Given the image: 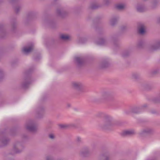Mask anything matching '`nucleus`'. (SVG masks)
Returning a JSON list of instances; mask_svg holds the SVG:
<instances>
[{
    "label": "nucleus",
    "mask_w": 160,
    "mask_h": 160,
    "mask_svg": "<svg viewBox=\"0 0 160 160\" xmlns=\"http://www.w3.org/2000/svg\"><path fill=\"white\" fill-rule=\"evenodd\" d=\"M21 8L19 7H17L15 8V12L17 13L20 10Z\"/></svg>",
    "instance_id": "33"
},
{
    "label": "nucleus",
    "mask_w": 160,
    "mask_h": 160,
    "mask_svg": "<svg viewBox=\"0 0 160 160\" xmlns=\"http://www.w3.org/2000/svg\"><path fill=\"white\" fill-rule=\"evenodd\" d=\"M138 30L140 34L143 35L145 32V27L143 24H141L138 26Z\"/></svg>",
    "instance_id": "11"
},
{
    "label": "nucleus",
    "mask_w": 160,
    "mask_h": 160,
    "mask_svg": "<svg viewBox=\"0 0 160 160\" xmlns=\"http://www.w3.org/2000/svg\"><path fill=\"white\" fill-rule=\"evenodd\" d=\"M26 127L28 130L32 132H35L37 130L36 124L32 121H30L27 123Z\"/></svg>",
    "instance_id": "4"
},
{
    "label": "nucleus",
    "mask_w": 160,
    "mask_h": 160,
    "mask_svg": "<svg viewBox=\"0 0 160 160\" xmlns=\"http://www.w3.org/2000/svg\"><path fill=\"white\" fill-rule=\"evenodd\" d=\"M44 113V109H43L39 110L37 113V117L38 118H41L42 116Z\"/></svg>",
    "instance_id": "22"
},
{
    "label": "nucleus",
    "mask_w": 160,
    "mask_h": 160,
    "mask_svg": "<svg viewBox=\"0 0 160 160\" xmlns=\"http://www.w3.org/2000/svg\"><path fill=\"white\" fill-rule=\"evenodd\" d=\"M9 140L6 138H3L0 140V147H3L7 145L9 142Z\"/></svg>",
    "instance_id": "13"
},
{
    "label": "nucleus",
    "mask_w": 160,
    "mask_h": 160,
    "mask_svg": "<svg viewBox=\"0 0 160 160\" xmlns=\"http://www.w3.org/2000/svg\"><path fill=\"white\" fill-rule=\"evenodd\" d=\"M70 105H70V104H68V107H70Z\"/></svg>",
    "instance_id": "40"
},
{
    "label": "nucleus",
    "mask_w": 160,
    "mask_h": 160,
    "mask_svg": "<svg viewBox=\"0 0 160 160\" xmlns=\"http://www.w3.org/2000/svg\"><path fill=\"white\" fill-rule=\"evenodd\" d=\"M75 60L78 66L81 65L83 62V59L82 57H76L75 58Z\"/></svg>",
    "instance_id": "14"
},
{
    "label": "nucleus",
    "mask_w": 160,
    "mask_h": 160,
    "mask_svg": "<svg viewBox=\"0 0 160 160\" xmlns=\"http://www.w3.org/2000/svg\"><path fill=\"white\" fill-rule=\"evenodd\" d=\"M98 160H110L109 155L108 153H105L100 155L98 158Z\"/></svg>",
    "instance_id": "9"
},
{
    "label": "nucleus",
    "mask_w": 160,
    "mask_h": 160,
    "mask_svg": "<svg viewBox=\"0 0 160 160\" xmlns=\"http://www.w3.org/2000/svg\"><path fill=\"white\" fill-rule=\"evenodd\" d=\"M90 151L88 148H85L82 149L80 152L79 154L82 157H87L89 154Z\"/></svg>",
    "instance_id": "8"
},
{
    "label": "nucleus",
    "mask_w": 160,
    "mask_h": 160,
    "mask_svg": "<svg viewBox=\"0 0 160 160\" xmlns=\"http://www.w3.org/2000/svg\"><path fill=\"white\" fill-rule=\"evenodd\" d=\"M106 41L104 39H101L99 40V41L98 42V44L99 45H103Z\"/></svg>",
    "instance_id": "27"
},
{
    "label": "nucleus",
    "mask_w": 160,
    "mask_h": 160,
    "mask_svg": "<svg viewBox=\"0 0 160 160\" xmlns=\"http://www.w3.org/2000/svg\"><path fill=\"white\" fill-rule=\"evenodd\" d=\"M96 7H95L94 5H92L91 6V8L92 9H94L96 8Z\"/></svg>",
    "instance_id": "36"
},
{
    "label": "nucleus",
    "mask_w": 160,
    "mask_h": 160,
    "mask_svg": "<svg viewBox=\"0 0 160 160\" xmlns=\"http://www.w3.org/2000/svg\"><path fill=\"white\" fill-rule=\"evenodd\" d=\"M160 48V41H157L156 43L152 45L150 47L151 51L156 50Z\"/></svg>",
    "instance_id": "12"
},
{
    "label": "nucleus",
    "mask_w": 160,
    "mask_h": 160,
    "mask_svg": "<svg viewBox=\"0 0 160 160\" xmlns=\"http://www.w3.org/2000/svg\"><path fill=\"white\" fill-rule=\"evenodd\" d=\"M147 106V104H145L140 107H134L131 108V111L132 112L138 113L141 112V110L146 107Z\"/></svg>",
    "instance_id": "6"
},
{
    "label": "nucleus",
    "mask_w": 160,
    "mask_h": 160,
    "mask_svg": "<svg viewBox=\"0 0 160 160\" xmlns=\"http://www.w3.org/2000/svg\"><path fill=\"white\" fill-rule=\"evenodd\" d=\"M145 8L143 6H138L137 7V10L139 12H143L145 10Z\"/></svg>",
    "instance_id": "23"
},
{
    "label": "nucleus",
    "mask_w": 160,
    "mask_h": 160,
    "mask_svg": "<svg viewBox=\"0 0 160 160\" xmlns=\"http://www.w3.org/2000/svg\"><path fill=\"white\" fill-rule=\"evenodd\" d=\"M158 23H160V17L158 18Z\"/></svg>",
    "instance_id": "38"
},
{
    "label": "nucleus",
    "mask_w": 160,
    "mask_h": 160,
    "mask_svg": "<svg viewBox=\"0 0 160 160\" xmlns=\"http://www.w3.org/2000/svg\"><path fill=\"white\" fill-rule=\"evenodd\" d=\"M130 53V52L128 51H125L123 52L122 53V56L123 57H126L128 56Z\"/></svg>",
    "instance_id": "26"
},
{
    "label": "nucleus",
    "mask_w": 160,
    "mask_h": 160,
    "mask_svg": "<svg viewBox=\"0 0 160 160\" xmlns=\"http://www.w3.org/2000/svg\"><path fill=\"white\" fill-rule=\"evenodd\" d=\"M49 138L51 139H54L55 136L54 135L53 133H50L48 135Z\"/></svg>",
    "instance_id": "30"
},
{
    "label": "nucleus",
    "mask_w": 160,
    "mask_h": 160,
    "mask_svg": "<svg viewBox=\"0 0 160 160\" xmlns=\"http://www.w3.org/2000/svg\"><path fill=\"white\" fill-rule=\"evenodd\" d=\"M33 48V46L31 45L28 48L24 47L22 49V51L24 53L27 54L31 52Z\"/></svg>",
    "instance_id": "15"
},
{
    "label": "nucleus",
    "mask_w": 160,
    "mask_h": 160,
    "mask_svg": "<svg viewBox=\"0 0 160 160\" xmlns=\"http://www.w3.org/2000/svg\"><path fill=\"white\" fill-rule=\"evenodd\" d=\"M3 27L2 25H0V31H2L3 30Z\"/></svg>",
    "instance_id": "35"
},
{
    "label": "nucleus",
    "mask_w": 160,
    "mask_h": 160,
    "mask_svg": "<svg viewBox=\"0 0 160 160\" xmlns=\"http://www.w3.org/2000/svg\"><path fill=\"white\" fill-rule=\"evenodd\" d=\"M132 77L134 79L138 78L139 76V75L137 73H134L132 74Z\"/></svg>",
    "instance_id": "28"
},
{
    "label": "nucleus",
    "mask_w": 160,
    "mask_h": 160,
    "mask_svg": "<svg viewBox=\"0 0 160 160\" xmlns=\"http://www.w3.org/2000/svg\"><path fill=\"white\" fill-rule=\"evenodd\" d=\"M57 13L58 15L61 16H63L64 13V12L63 11L60 9L57 10Z\"/></svg>",
    "instance_id": "25"
},
{
    "label": "nucleus",
    "mask_w": 160,
    "mask_h": 160,
    "mask_svg": "<svg viewBox=\"0 0 160 160\" xmlns=\"http://www.w3.org/2000/svg\"><path fill=\"white\" fill-rule=\"evenodd\" d=\"M24 148V146L19 142L15 143L13 145L12 154L18 153L21 152Z\"/></svg>",
    "instance_id": "5"
},
{
    "label": "nucleus",
    "mask_w": 160,
    "mask_h": 160,
    "mask_svg": "<svg viewBox=\"0 0 160 160\" xmlns=\"http://www.w3.org/2000/svg\"><path fill=\"white\" fill-rule=\"evenodd\" d=\"M117 21V18H114L111 19L110 23L112 26H114L116 23Z\"/></svg>",
    "instance_id": "24"
},
{
    "label": "nucleus",
    "mask_w": 160,
    "mask_h": 160,
    "mask_svg": "<svg viewBox=\"0 0 160 160\" xmlns=\"http://www.w3.org/2000/svg\"><path fill=\"white\" fill-rule=\"evenodd\" d=\"M30 83L29 79L28 78L25 79L22 84V87L23 88H26L28 87Z\"/></svg>",
    "instance_id": "16"
},
{
    "label": "nucleus",
    "mask_w": 160,
    "mask_h": 160,
    "mask_svg": "<svg viewBox=\"0 0 160 160\" xmlns=\"http://www.w3.org/2000/svg\"><path fill=\"white\" fill-rule=\"evenodd\" d=\"M71 86L77 91L78 93L79 94H81L84 92L83 84L80 82H73L71 83Z\"/></svg>",
    "instance_id": "2"
},
{
    "label": "nucleus",
    "mask_w": 160,
    "mask_h": 160,
    "mask_svg": "<svg viewBox=\"0 0 160 160\" xmlns=\"http://www.w3.org/2000/svg\"><path fill=\"white\" fill-rule=\"evenodd\" d=\"M144 45V43L143 41H139L137 44V47L138 48H142Z\"/></svg>",
    "instance_id": "19"
},
{
    "label": "nucleus",
    "mask_w": 160,
    "mask_h": 160,
    "mask_svg": "<svg viewBox=\"0 0 160 160\" xmlns=\"http://www.w3.org/2000/svg\"><path fill=\"white\" fill-rule=\"evenodd\" d=\"M135 134L136 132L133 130H127L122 131L121 133V135L123 136H132Z\"/></svg>",
    "instance_id": "7"
},
{
    "label": "nucleus",
    "mask_w": 160,
    "mask_h": 160,
    "mask_svg": "<svg viewBox=\"0 0 160 160\" xmlns=\"http://www.w3.org/2000/svg\"><path fill=\"white\" fill-rule=\"evenodd\" d=\"M69 36L68 35L62 34L60 36L61 38L64 40H67L69 39Z\"/></svg>",
    "instance_id": "21"
},
{
    "label": "nucleus",
    "mask_w": 160,
    "mask_h": 160,
    "mask_svg": "<svg viewBox=\"0 0 160 160\" xmlns=\"http://www.w3.org/2000/svg\"><path fill=\"white\" fill-rule=\"evenodd\" d=\"M76 141L77 143H79L82 142V138L78 136L76 138Z\"/></svg>",
    "instance_id": "29"
},
{
    "label": "nucleus",
    "mask_w": 160,
    "mask_h": 160,
    "mask_svg": "<svg viewBox=\"0 0 160 160\" xmlns=\"http://www.w3.org/2000/svg\"><path fill=\"white\" fill-rule=\"evenodd\" d=\"M59 126L62 128H64L68 127V125L64 124H60L59 125Z\"/></svg>",
    "instance_id": "32"
},
{
    "label": "nucleus",
    "mask_w": 160,
    "mask_h": 160,
    "mask_svg": "<svg viewBox=\"0 0 160 160\" xmlns=\"http://www.w3.org/2000/svg\"><path fill=\"white\" fill-rule=\"evenodd\" d=\"M104 2L105 4H107L108 3V0H105Z\"/></svg>",
    "instance_id": "34"
},
{
    "label": "nucleus",
    "mask_w": 160,
    "mask_h": 160,
    "mask_svg": "<svg viewBox=\"0 0 160 160\" xmlns=\"http://www.w3.org/2000/svg\"><path fill=\"white\" fill-rule=\"evenodd\" d=\"M113 125L112 118L109 117H106L103 119L100 126L102 129L107 130L110 129Z\"/></svg>",
    "instance_id": "1"
},
{
    "label": "nucleus",
    "mask_w": 160,
    "mask_h": 160,
    "mask_svg": "<svg viewBox=\"0 0 160 160\" xmlns=\"http://www.w3.org/2000/svg\"><path fill=\"white\" fill-rule=\"evenodd\" d=\"M109 64L107 60H105L100 64V67L101 68H104L107 67L108 66Z\"/></svg>",
    "instance_id": "17"
},
{
    "label": "nucleus",
    "mask_w": 160,
    "mask_h": 160,
    "mask_svg": "<svg viewBox=\"0 0 160 160\" xmlns=\"http://www.w3.org/2000/svg\"><path fill=\"white\" fill-rule=\"evenodd\" d=\"M114 99V96L108 92H103L101 93V99L102 100L105 101H112Z\"/></svg>",
    "instance_id": "3"
},
{
    "label": "nucleus",
    "mask_w": 160,
    "mask_h": 160,
    "mask_svg": "<svg viewBox=\"0 0 160 160\" xmlns=\"http://www.w3.org/2000/svg\"><path fill=\"white\" fill-rule=\"evenodd\" d=\"M3 74V72L2 71L0 70V76H1Z\"/></svg>",
    "instance_id": "37"
},
{
    "label": "nucleus",
    "mask_w": 160,
    "mask_h": 160,
    "mask_svg": "<svg viewBox=\"0 0 160 160\" xmlns=\"http://www.w3.org/2000/svg\"><path fill=\"white\" fill-rule=\"evenodd\" d=\"M46 160H54V157L52 155H48L46 156ZM57 160H63L62 159H59Z\"/></svg>",
    "instance_id": "18"
},
{
    "label": "nucleus",
    "mask_w": 160,
    "mask_h": 160,
    "mask_svg": "<svg viewBox=\"0 0 160 160\" xmlns=\"http://www.w3.org/2000/svg\"><path fill=\"white\" fill-rule=\"evenodd\" d=\"M153 132L152 129L149 128H146L143 129L140 132H139V134L141 137H143L144 134H150Z\"/></svg>",
    "instance_id": "10"
},
{
    "label": "nucleus",
    "mask_w": 160,
    "mask_h": 160,
    "mask_svg": "<svg viewBox=\"0 0 160 160\" xmlns=\"http://www.w3.org/2000/svg\"><path fill=\"white\" fill-rule=\"evenodd\" d=\"M116 8L118 10H122L125 7V5L122 4H119L116 6Z\"/></svg>",
    "instance_id": "20"
},
{
    "label": "nucleus",
    "mask_w": 160,
    "mask_h": 160,
    "mask_svg": "<svg viewBox=\"0 0 160 160\" xmlns=\"http://www.w3.org/2000/svg\"><path fill=\"white\" fill-rule=\"evenodd\" d=\"M156 2L155 1H154L152 2V4L153 5H154V4H156Z\"/></svg>",
    "instance_id": "39"
},
{
    "label": "nucleus",
    "mask_w": 160,
    "mask_h": 160,
    "mask_svg": "<svg viewBox=\"0 0 160 160\" xmlns=\"http://www.w3.org/2000/svg\"><path fill=\"white\" fill-rule=\"evenodd\" d=\"M155 101L156 102H160V92L158 95V96L156 98Z\"/></svg>",
    "instance_id": "31"
}]
</instances>
